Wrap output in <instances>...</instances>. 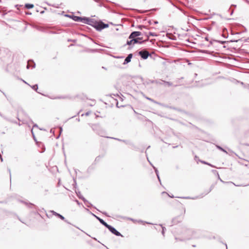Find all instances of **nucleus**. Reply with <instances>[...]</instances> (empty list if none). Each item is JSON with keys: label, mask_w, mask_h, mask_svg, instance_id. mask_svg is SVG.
Segmentation results:
<instances>
[{"label": "nucleus", "mask_w": 249, "mask_h": 249, "mask_svg": "<svg viewBox=\"0 0 249 249\" xmlns=\"http://www.w3.org/2000/svg\"><path fill=\"white\" fill-rule=\"evenodd\" d=\"M184 234L186 235L185 239L187 240L199 237V231H195L192 229L187 230Z\"/></svg>", "instance_id": "1"}, {"label": "nucleus", "mask_w": 249, "mask_h": 249, "mask_svg": "<svg viewBox=\"0 0 249 249\" xmlns=\"http://www.w3.org/2000/svg\"><path fill=\"white\" fill-rule=\"evenodd\" d=\"M108 24L104 23L102 21H94V29L98 31H101L105 28H108Z\"/></svg>", "instance_id": "2"}, {"label": "nucleus", "mask_w": 249, "mask_h": 249, "mask_svg": "<svg viewBox=\"0 0 249 249\" xmlns=\"http://www.w3.org/2000/svg\"><path fill=\"white\" fill-rule=\"evenodd\" d=\"M78 22L84 23L93 27V19L86 17H80Z\"/></svg>", "instance_id": "3"}, {"label": "nucleus", "mask_w": 249, "mask_h": 249, "mask_svg": "<svg viewBox=\"0 0 249 249\" xmlns=\"http://www.w3.org/2000/svg\"><path fill=\"white\" fill-rule=\"evenodd\" d=\"M76 192V194L77 195V196H78V197L79 198V199H82L84 202V204L87 207H92L93 206V205L89 202L82 195V194H81L80 192L79 191H75Z\"/></svg>", "instance_id": "4"}, {"label": "nucleus", "mask_w": 249, "mask_h": 249, "mask_svg": "<svg viewBox=\"0 0 249 249\" xmlns=\"http://www.w3.org/2000/svg\"><path fill=\"white\" fill-rule=\"evenodd\" d=\"M50 213H51L53 215L56 216L58 218H60V219L64 221L66 223L70 224H71L68 221V220H66L65 218L62 215L60 214V213H56L53 210L50 211Z\"/></svg>", "instance_id": "5"}, {"label": "nucleus", "mask_w": 249, "mask_h": 249, "mask_svg": "<svg viewBox=\"0 0 249 249\" xmlns=\"http://www.w3.org/2000/svg\"><path fill=\"white\" fill-rule=\"evenodd\" d=\"M139 54L141 56V57L144 59H146L148 58V57L150 55V53L146 50H142L139 52Z\"/></svg>", "instance_id": "6"}, {"label": "nucleus", "mask_w": 249, "mask_h": 249, "mask_svg": "<svg viewBox=\"0 0 249 249\" xmlns=\"http://www.w3.org/2000/svg\"><path fill=\"white\" fill-rule=\"evenodd\" d=\"M107 228L109 230V231L111 232L113 234H115L116 236H122V234L120 232L117 231L114 227L110 225H108L107 226Z\"/></svg>", "instance_id": "7"}, {"label": "nucleus", "mask_w": 249, "mask_h": 249, "mask_svg": "<svg viewBox=\"0 0 249 249\" xmlns=\"http://www.w3.org/2000/svg\"><path fill=\"white\" fill-rule=\"evenodd\" d=\"M142 35V33L139 31L132 32L129 36V38H137Z\"/></svg>", "instance_id": "8"}, {"label": "nucleus", "mask_w": 249, "mask_h": 249, "mask_svg": "<svg viewBox=\"0 0 249 249\" xmlns=\"http://www.w3.org/2000/svg\"><path fill=\"white\" fill-rule=\"evenodd\" d=\"M142 38L138 37L137 38H132V40L133 42V45L135 44H142V43L144 41L142 40Z\"/></svg>", "instance_id": "9"}, {"label": "nucleus", "mask_w": 249, "mask_h": 249, "mask_svg": "<svg viewBox=\"0 0 249 249\" xmlns=\"http://www.w3.org/2000/svg\"><path fill=\"white\" fill-rule=\"evenodd\" d=\"M22 203L26 204L29 208H34L35 210H37V207L31 202H27L23 201H21Z\"/></svg>", "instance_id": "10"}, {"label": "nucleus", "mask_w": 249, "mask_h": 249, "mask_svg": "<svg viewBox=\"0 0 249 249\" xmlns=\"http://www.w3.org/2000/svg\"><path fill=\"white\" fill-rule=\"evenodd\" d=\"M65 16L69 17V18H71L72 19H73L74 21H77V22L78 21L79 17H80L79 16H75L73 14H71V15L67 14L65 15Z\"/></svg>", "instance_id": "11"}, {"label": "nucleus", "mask_w": 249, "mask_h": 249, "mask_svg": "<svg viewBox=\"0 0 249 249\" xmlns=\"http://www.w3.org/2000/svg\"><path fill=\"white\" fill-rule=\"evenodd\" d=\"M133 56V55L132 53L129 54L127 57L124 59V61L123 63V64L125 65L127 64L128 63L130 62L131 61V59Z\"/></svg>", "instance_id": "12"}, {"label": "nucleus", "mask_w": 249, "mask_h": 249, "mask_svg": "<svg viewBox=\"0 0 249 249\" xmlns=\"http://www.w3.org/2000/svg\"><path fill=\"white\" fill-rule=\"evenodd\" d=\"M18 112H21L23 115H24L27 118H28L32 123H33V121L28 116V114L26 113V112L24 110V109L22 108H21L19 109V110H18Z\"/></svg>", "instance_id": "13"}, {"label": "nucleus", "mask_w": 249, "mask_h": 249, "mask_svg": "<svg viewBox=\"0 0 249 249\" xmlns=\"http://www.w3.org/2000/svg\"><path fill=\"white\" fill-rule=\"evenodd\" d=\"M94 217H96L100 222V223L101 224H102L104 226H105L106 228H107V226H108L109 225L104 220H103L102 219L97 216L95 214H94Z\"/></svg>", "instance_id": "14"}, {"label": "nucleus", "mask_w": 249, "mask_h": 249, "mask_svg": "<svg viewBox=\"0 0 249 249\" xmlns=\"http://www.w3.org/2000/svg\"><path fill=\"white\" fill-rule=\"evenodd\" d=\"M47 96L48 97V96ZM49 97L52 99H67V98H69V97L68 96H52V97L49 96Z\"/></svg>", "instance_id": "15"}, {"label": "nucleus", "mask_w": 249, "mask_h": 249, "mask_svg": "<svg viewBox=\"0 0 249 249\" xmlns=\"http://www.w3.org/2000/svg\"><path fill=\"white\" fill-rule=\"evenodd\" d=\"M34 7V5L33 4H31V3H26L25 5H24V7L25 8L27 9H32L33 8V7Z\"/></svg>", "instance_id": "16"}, {"label": "nucleus", "mask_w": 249, "mask_h": 249, "mask_svg": "<svg viewBox=\"0 0 249 249\" xmlns=\"http://www.w3.org/2000/svg\"><path fill=\"white\" fill-rule=\"evenodd\" d=\"M0 52H1V53H2V52H5L6 53V55H7V57H9L10 56V55H11L10 52L8 50H5V49H4L2 50H0Z\"/></svg>", "instance_id": "17"}, {"label": "nucleus", "mask_w": 249, "mask_h": 249, "mask_svg": "<svg viewBox=\"0 0 249 249\" xmlns=\"http://www.w3.org/2000/svg\"><path fill=\"white\" fill-rule=\"evenodd\" d=\"M153 168H154V169H155V173H156V175H157V178H158V180H159V181H160V183L161 184L160 179V178L159 174V171H158V169H157L156 168H155V167H154L153 166Z\"/></svg>", "instance_id": "18"}, {"label": "nucleus", "mask_w": 249, "mask_h": 249, "mask_svg": "<svg viewBox=\"0 0 249 249\" xmlns=\"http://www.w3.org/2000/svg\"><path fill=\"white\" fill-rule=\"evenodd\" d=\"M30 86L33 90L37 92V89H38V85L37 84H35L33 86Z\"/></svg>", "instance_id": "19"}, {"label": "nucleus", "mask_w": 249, "mask_h": 249, "mask_svg": "<svg viewBox=\"0 0 249 249\" xmlns=\"http://www.w3.org/2000/svg\"><path fill=\"white\" fill-rule=\"evenodd\" d=\"M93 171V167L92 165L90 166L87 169V172L89 174L92 173Z\"/></svg>", "instance_id": "20"}, {"label": "nucleus", "mask_w": 249, "mask_h": 249, "mask_svg": "<svg viewBox=\"0 0 249 249\" xmlns=\"http://www.w3.org/2000/svg\"><path fill=\"white\" fill-rule=\"evenodd\" d=\"M129 39L130 40L127 41L126 44L128 45H131L132 44L133 45V40H132V38H129Z\"/></svg>", "instance_id": "21"}, {"label": "nucleus", "mask_w": 249, "mask_h": 249, "mask_svg": "<svg viewBox=\"0 0 249 249\" xmlns=\"http://www.w3.org/2000/svg\"><path fill=\"white\" fill-rule=\"evenodd\" d=\"M91 113V111L89 110V111L86 112L85 113L82 114L81 116H84V115L87 116H89Z\"/></svg>", "instance_id": "22"}, {"label": "nucleus", "mask_w": 249, "mask_h": 249, "mask_svg": "<svg viewBox=\"0 0 249 249\" xmlns=\"http://www.w3.org/2000/svg\"><path fill=\"white\" fill-rule=\"evenodd\" d=\"M216 147L218 149L227 154V152L221 146L217 145Z\"/></svg>", "instance_id": "23"}, {"label": "nucleus", "mask_w": 249, "mask_h": 249, "mask_svg": "<svg viewBox=\"0 0 249 249\" xmlns=\"http://www.w3.org/2000/svg\"><path fill=\"white\" fill-rule=\"evenodd\" d=\"M161 227L162 228V234L164 236V233H165V231L166 230V228L164 227H163L162 225H160Z\"/></svg>", "instance_id": "24"}, {"label": "nucleus", "mask_w": 249, "mask_h": 249, "mask_svg": "<svg viewBox=\"0 0 249 249\" xmlns=\"http://www.w3.org/2000/svg\"><path fill=\"white\" fill-rule=\"evenodd\" d=\"M163 82L164 83V84L166 85H167L169 87V86H172L173 85L172 83L171 82H170L163 81Z\"/></svg>", "instance_id": "25"}, {"label": "nucleus", "mask_w": 249, "mask_h": 249, "mask_svg": "<svg viewBox=\"0 0 249 249\" xmlns=\"http://www.w3.org/2000/svg\"><path fill=\"white\" fill-rule=\"evenodd\" d=\"M0 116L2 117L3 119H4L6 121H10V119L7 118V117H6L5 116H4V115H3L2 114H1V113L0 112Z\"/></svg>", "instance_id": "26"}, {"label": "nucleus", "mask_w": 249, "mask_h": 249, "mask_svg": "<svg viewBox=\"0 0 249 249\" xmlns=\"http://www.w3.org/2000/svg\"><path fill=\"white\" fill-rule=\"evenodd\" d=\"M82 52H89V53H93V49H87L84 51H83Z\"/></svg>", "instance_id": "27"}, {"label": "nucleus", "mask_w": 249, "mask_h": 249, "mask_svg": "<svg viewBox=\"0 0 249 249\" xmlns=\"http://www.w3.org/2000/svg\"><path fill=\"white\" fill-rule=\"evenodd\" d=\"M148 34L149 36H157V34L155 33L149 32Z\"/></svg>", "instance_id": "28"}, {"label": "nucleus", "mask_w": 249, "mask_h": 249, "mask_svg": "<svg viewBox=\"0 0 249 249\" xmlns=\"http://www.w3.org/2000/svg\"><path fill=\"white\" fill-rule=\"evenodd\" d=\"M145 28V26H143V25H139L137 27V28L140 29V30H142L143 28Z\"/></svg>", "instance_id": "29"}, {"label": "nucleus", "mask_w": 249, "mask_h": 249, "mask_svg": "<svg viewBox=\"0 0 249 249\" xmlns=\"http://www.w3.org/2000/svg\"><path fill=\"white\" fill-rule=\"evenodd\" d=\"M9 121V122H11V123H15V124H18L17 122H16V121H12V120H11L10 119V121ZM18 125H19V126L21 125V124H20V123H18Z\"/></svg>", "instance_id": "30"}, {"label": "nucleus", "mask_w": 249, "mask_h": 249, "mask_svg": "<svg viewBox=\"0 0 249 249\" xmlns=\"http://www.w3.org/2000/svg\"><path fill=\"white\" fill-rule=\"evenodd\" d=\"M21 6H22V5H19V4H16V5H15V7L16 8H17V9L18 10H19V8H20V7H21Z\"/></svg>", "instance_id": "31"}, {"label": "nucleus", "mask_w": 249, "mask_h": 249, "mask_svg": "<svg viewBox=\"0 0 249 249\" xmlns=\"http://www.w3.org/2000/svg\"><path fill=\"white\" fill-rule=\"evenodd\" d=\"M17 119L19 121H21V120L19 118V117H18V116L17 117ZM22 124H27L26 122H25L24 120H22Z\"/></svg>", "instance_id": "32"}, {"label": "nucleus", "mask_w": 249, "mask_h": 249, "mask_svg": "<svg viewBox=\"0 0 249 249\" xmlns=\"http://www.w3.org/2000/svg\"><path fill=\"white\" fill-rule=\"evenodd\" d=\"M145 98L146 99H147V100H149V101H151V102H154V100H153V99H151V98H149V97H146V96H145Z\"/></svg>", "instance_id": "33"}, {"label": "nucleus", "mask_w": 249, "mask_h": 249, "mask_svg": "<svg viewBox=\"0 0 249 249\" xmlns=\"http://www.w3.org/2000/svg\"><path fill=\"white\" fill-rule=\"evenodd\" d=\"M8 171L9 172V175H10V181H11V170L9 168H8Z\"/></svg>", "instance_id": "34"}, {"label": "nucleus", "mask_w": 249, "mask_h": 249, "mask_svg": "<svg viewBox=\"0 0 249 249\" xmlns=\"http://www.w3.org/2000/svg\"><path fill=\"white\" fill-rule=\"evenodd\" d=\"M85 209H86V210L88 212H89L90 214H91V215H93V213L92 212H90L89 209H87V208H86Z\"/></svg>", "instance_id": "35"}, {"label": "nucleus", "mask_w": 249, "mask_h": 249, "mask_svg": "<svg viewBox=\"0 0 249 249\" xmlns=\"http://www.w3.org/2000/svg\"><path fill=\"white\" fill-rule=\"evenodd\" d=\"M109 138L113 139L116 140H117L118 141L122 142V140L119 139H118V138H112V137H109Z\"/></svg>", "instance_id": "36"}, {"label": "nucleus", "mask_w": 249, "mask_h": 249, "mask_svg": "<svg viewBox=\"0 0 249 249\" xmlns=\"http://www.w3.org/2000/svg\"><path fill=\"white\" fill-rule=\"evenodd\" d=\"M201 162L202 163H204V164H208V165H210V166H213L211 164L208 163H207V162H205V161H201Z\"/></svg>", "instance_id": "37"}, {"label": "nucleus", "mask_w": 249, "mask_h": 249, "mask_svg": "<svg viewBox=\"0 0 249 249\" xmlns=\"http://www.w3.org/2000/svg\"><path fill=\"white\" fill-rule=\"evenodd\" d=\"M92 128V129H93V124L91 123H89L88 124Z\"/></svg>", "instance_id": "38"}, {"label": "nucleus", "mask_w": 249, "mask_h": 249, "mask_svg": "<svg viewBox=\"0 0 249 249\" xmlns=\"http://www.w3.org/2000/svg\"><path fill=\"white\" fill-rule=\"evenodd\" d=\"M42 146H43V148L42 149V151H41V153L44 152L45 150V147L44 145H42Z\"/></svg>", "instance_id": "39"}, {"label": "nucleus", "mask_w": 249, "mask_h": 249, "mask_svg": "<svg viewBox=\"0 0 249 249\" xmlns=\"http://www.w3.org/2000/svg\"><path fill=\"white\" fill-rule=\"evenodd\" d=\"M33 124H34L33 128H34V127H37L38 128V126L37 124H34V123Z\"/></svg>", "instance_id": "40"}, {"label": "nucleus", "mask_w": 249, "mask_h": 249, "mask_svg": "<svg viewBox=\"0 0 249 249\" xmlns=\"http://www.w3.org/2000/svg\"><path fill=\"white\" fill-rule=\"evenodd\" d=\"M31 132H32V134L33 135V138H35V136L34 133L33 132V129L31 130Z\"/></svg>", "instance_id": "41"}, {"label": "nucleus", "mask_w": 249, "mask_h": 249, "mask_svg": "<svg viewBox=\"0 0 249 249\" xmlns=\"http://www.w3.org/2000/svg\"><path fill=\"white\" fill-rule=\"evenodd\" d=\"M25 14L28 15H31L32 13L30 12H25Z\"/></svg>", "instance_id": "42"}, {"label": "nucleus", "mask_w": 249, "mask_h": 249, "mask_svg": "<svg viewBox=\"0 0 249 249\" xmlns=\"http://www.w3.org/2000/svg\"><path fill=\"white\" fill-rule=\"evenodd\" d=\"M1 92L3 93V94L5 96V97L7 98V100H8V98H7V95H6V94L5 93V92H4L3 91H1Z\"/></svg>", "instance_id": "43"}, {"label": "nucleus", "mask_w": 249, "mask_h": 249, "mask_svg": "<svg viewBox=\"0 0 249 249\" xmlns=\"http://www.w3.org/2000/svg\"><path fill=\"white\" fill-rule=\"evenodd\" d=\"M68 41H72V42H75L76 40L75 39H69L68 40Z\"/></svg>", "instance_id": "44"}, {"label": "nucleus", "mask_w": 249, "mask_h": 249, "mask_svg": "<svg viewBox=\"0 0 249 249\" xmlns=\"http://www.w3.org/2000/svg\"><path fill=\"white\" fill-rule=\"evenodd\" d=\"M32 62L33 64V66H32V68H34L35 67V66H36V64H35V62L33 61H32Z\"/></svg>", "instance_id": "45"}, {"label": "nucleus", "mask_w": 249, "mask_h": 249, "mask_svg": "<svg viewBox=\"0 0 249 249\" xmlns=\"http://www.w3.org/2000/svg\"><path fill=\"white\" fill-rule=\"evenodd\" d=\"M0 159L1 161H3V158H2V156L0 153Z\"/></svg>", "instance_id": "46"}, {"label": "nucleus", "mask_w": 249, "mask_h": 249, "mask_svg": "<svg viewBox=\"0 0 249 249\" xmlns=\"http://www.w3.org/2000/svg\"><path fill=\"white\" fill-rule=\"evenodd\" d=\"M75 201L76 202L77 204L78 205H80V203L79 202V201L77 200H76Z\"/></svg>", "instance_id": "47"}, {"label": "nucleus", "mask_w": 249, "mask_h": 249, "mask_svg": "<svg viewBox=\"0 0 249 249\" xmlns=\"http://www.w3.org/2000/svg\"><path fill=\"white\" fill-rule=\"evenodd\" d=\"M88 38L91 40L92 42H93V39L91 37H88Z\"/></svg>", "instance_id": "48"}, {"label": "nucleus", "mask_w": 249, "mask_h": 249, "mask_svg": "<svg viewBox=\"0 0 249 249\" xmlns=\"http://www.w3.org/2000/svg\"><path fill=\"white\" fill-rule=\"evenodd\" d=\"M6 14H7V13H3L2 14V16L3 17V16H4L5 15H6Z\"/></svg>", "instance_id": "49"}, {"label": "nucleus", "mask_w": 249, "mask_h": 249, "mask_svg": "<svg viewBox=\"0 0 249 249\" xmlns=\"http://www.w3.org/2000/svg\"><path fill=\"white\" fill-rule=\"evenodd\" d=\"M34 140H35V141L36 142L37 144H38V142H37L36 141V137L35 138H34Z\"/></svg>", "instance_id": "50"}, {"label": "nucleus", "mask_w": 249, "mask_h": 249, "mask_svg": "<svg viewBox=\"0 0 249 249\" xmlns=\"http://www.w3.org/2000/svg\"><path fill=\"white\" fill-rule=\"evenodd\" d=\"M44 12H44V10H43V11H41L40 12V13L41 14H44Z\"/></svg>", "instance_id": "51"}, {"label": "nucleus", "mask_w": 249, "mask_h": 249, "mask_svg": "<svg viewBox=\"0 0 249 249\" xmlns=\"http://www.w3.org/2000/svg\"><path fill=\"white\" fill-rule=\"evenodd\" d=\"M122 142H124L126 143H127V141H125V140H122Z\"/></svg>", "instance_id": "52"}, {"label": "nucleus", "mask_w": 249, "mask_h": 249, "mask_svg": "<svg viewBox=\"0 0 249 249\" xmlns=\"http://www.w3.org/2000/svg\"><path fill=\"white\" fill-rule=\"evenodd\" d=\"M60 133H61V132L62 131V127H60Z\"/></svg>", "instance_id": "53"}, {"label": "nucleus", "mask_w": 249, "mask_h": 249, "mask_svg": "<svg viewBox=\"0 0 249 249\" xmlns=\"http://www.w3.org/2000/svg\"><path fill=\"white\" fill-rule=\"evenodd\" d=\"M26 67H27V69H29L30 66H29V64L27 65Z\"/></svg>", "instance_id": "54"}, {"label": "nucleus", "mask_w": 249, "mask_h": 249, "mask_svg": "<svg viewBox=\"0 0 249 249\" xmlns=\"http://www.w3.org/2000/svg\"><path fill=\"white\" fill-rule=\"evenodd\" d=\"M76 120L78 122H79L80 121V119L78 118H76Z\"/></svg>", "instance_id": "55"}, {"label": "nucleus", "mask_w": 249, "mask_h": 249, "mask_svg": "<svg viewBox=\"0 0 249 249\" xmlns=\"http://www.w3.org/2000/svg\"><path fill=\"white\" fill-rule=\"evenodd\" d=\"M158 23V22L157 21H154V24H157Z\"/></svg>", "instance_id": "56"}, {"label": "nucleus", "mask_w": 249, "mask_h": 249, "mask_svg": "<svg viewBox=\"0 0 249 249\" xmlns=\"http://www.w3.org/2000/svg\"><path fill=\"white\" fill-rule=\"evenodd\" d=\"M81 111V110H80L77 113V115H79L80 112Z\"/></svg>", "instance_id": "57"}, {"label": "nucleus", "mask_w": 249, "mask_h": 249, "mask_svg": "<svg viewBox=\"0 0 249 249\" xmlns=\"http://www.w3.org/2000/svg\"><path fill=\"white\" fill-rule=\"evenodd\" d=\"M184 198H186V199H188V198H190L189 197H183Z\"/></svg>", "instance_id": "58"}, {"label": "nucleus", "mask_w": 249, "mask_h": 249, "mask_svg": "<svg viewBox=\"0 0 249 249\" xmlns=\"http://www.w3.org/2000/svg\"><path fill=\"white\" fill-rule=\"evenodd\" d=\"M23 81L24 83H25L29 85V84L27 82H26L24 80H23ZM29 86H30V85H29Z\"/></svg>", "instance_id": "59"}, {"label": "nucleus", "mask_w": 249, "mask_h": 249, "mask_svg": "<svg viewBox=\"0 0 249 249\" xmlns=\"http://www.w3.org/2000/svg\"><path fill=\"white\" fill-rule=\"evenodd\" d=\"M74 117H75V116H72L69 119H71V118H74Z\"/></svg>", "instance_id": "60"}, {"label": "nucleus", "mask_w": 249, "mask_h": 249, "mask_svg": "<svg viewBox=\"0 0 249 249\" xmlns=\"http://www.w3.org/2000/svg\"><path fill=\"white\" fill-rule=\"evenodd\" d=\"M2 61H6V59H5V58H4V59H2Z\"/></svg>", "instance_id": "61"}, {"label": "nucleus", "mask_w": 249, "mask_h": 249, "mask_svg": "<svg viewBox=\"0 0 249 249\" xmlns=\"http://www.w3.org/2000/svg\"><path fill=\"white\" fill-rule=\"evenodd\" d=\"M147 159L148 161L150 162V160H149L148 158H147Z\"/></svg>", "instance_id": "62"}, {"label": "nucleus", "mask_w": 249, "mask_h": 249, "mask_svg": "<svg viewBox=\"0 0 249 249\" xmlns=\"http://www.w3.org/2000/svg\"><path fill=\"white\" fill-rule=\"evenodd\" d=\"M147 159L148 161L150 162V160H149L148 158H147Z\"/></svg>", "instance_id": "63"}, {"label": "nucleus", "mask_w": 249, "mask_h": 249, "mask_svg": "<svg viewBox=\"0 0 249 249\" xmlns=\"http://www.w3.org/2000/svg\"><path fill=\"white\" fill-rule=\"evenodd\" d=\"M147 159L148 161L150 162V160H149L148 158H147Z\"/></svg>", "instance_id": "64"}]
</instances>
